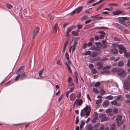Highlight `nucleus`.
<instances>
[{
    "mask_svg": "<svg viewBox=\"0 0 130 130\" xmlns=\"http://www.w3.org/2000/svg\"><path fill=\"white\" fill-rule=\"evenodd\" d=\"M117 74L120 77L124 78L127 75L126 71L122 68H118L117 71Z\"/></svg>",
    "mask_w": 130,
    "mask_h": 130,
    "instance_id": "obj_1",
    "label": "nucleus"
},
{
    "mask_svg": "<svg viewBox=\"0 0 130 130\" xmlns=\"http://www.w3.org/2000/svg\"><path fill=\"white\" fill-rule=\"evenodd\" d=\"M99 117L102 119L101 120L102 122L107 121L109 120L108 117L105 114H102L100 115Z\"/></svg>",
    "mask_w": 130,
    "mask_h": 130,
    "instance_id": "obj_2",
    "label": "nucleus"
},
{
    "mask_svg": "<svg viewBox=\"0 0 130 130\" xmlns=\"http://www.w3.org/2000/svg\"><path fill=\"white\" fill-rule=\"evenodd\" d=\"M122 117L121 116L119 115L117 116L116 119V121L118 125L122 124L124 122L123 121H122Z\"/></svg>",
    "mask_w": 130,
    "mask_h": 130,
    "instance_id": "obj_3",
    "label": "nucleus"
},
{
    "mask_svg": "<svg viewBox=\"0 0 130 130\" xmlns=\"http://www.w3.org/2000/svg\"><path fill=\"white\" fill-rule=\"evenodd\" d=\"M119 45L120 46L119 47V52L120 54H122L123 52L124 53L125 52L127 51V50L126 48L124 45L121 44H119Z\"/></svg>",
    "mask_w": 130,
    "mask_h": 130,
    "instance_id": "obj_4",
    "label": "nucleus"
},
{
    "mask_svg": "<svg viewBox=\"0 0 130 130\" xmlns=\"http://www.w3.org/2000/svg\"><path fill=\"white\" fill-rule=\"evenodd\" d=\"M40 27L37 26L33 31L32 38L34 39L36 36L37 33H38L40 30Z\"/></svg>",
    "mask_w": 130,
    "mask_h": 130,
    "instance_id": "obj_5",
    "label": "nucleus"
},
{
    "mask_svg": "<svg viewBox=\"0 0 130 130\" xmlns=\"http://www.w3.org/2000/svg\"><path fill=\"white\" fill-rule=\"evenodd\" d=\"M130 82H124V88L126 90H128L130 88Z\"/></svg>",
    "mask_w": 130,
    "mask_h": 130,
    "instance_id": "obj_6",
    "label": "nucleus"
},
{
    "mask_svg": "<svg viewBox=\"0 0 130 130\" xmlns=\"http://www.w3.org/2000/svg\"><path fill=\"white\" fill-rule=\"evenodd\" d=\"M27 78V75L25 74V72H23L21 74V75L20 80H22Z\"/></svg>",
    "mask_w": 130,
    "mask_h": 130,
    "instance_id": "obj_7",
    "label": "nucleus"
},
{
    "mask_svg": "<svg viewBox=\"0 0 130 130\" xmlns=\"http://www.w3.org/2000/svg\"><path fill=\"white\" fill-rule=\"evenodd\" d=\"M79 39H80V38L79 37L75 38V39L74 40V43L73 44V45L72 46H71V47H75L77 44V43H78L77 41L78 40H79Z\"/></svg>",
    "mask_w": 130,
    "mask_h": 130,
    "instance_id": "obj_8",
    "label": "nucleus"
},
{
    "mask_svg": "<svg viewBox=\"0 0 130 130\" xmlns=\"http://www.w3.org/2000/svg\"><path fill=\"white\" fill-rule=\"evenodd\" d=\"M83 8V6L78 7L75 9L76 11L77 12L76 14H77L80 12L82 10Z\"/></svg>",
    "mask_w": 130,
    "mask_h": 130,
    "instance_id": "obj_9",
    "label": "nucleus"
},
{
    "mask_svg": "<svg viewBox=\"0 0 130 130\" xmlns=\"http://www.w3.org/2000/svg\"><path fill=\"white\" fill-rule=\"evenodd\" d=\"M109 102L107 100H106L103 103V106L104 107H106L109 104Z\"/></svg>",
    "mask_w": 130,
    "mask_h": 130,
    "instance_id": "obj_10",
    "label": "nucleus"
},
{
    "mask_svg": "<svg viewBox=\"0 0 130 130\" xmlns=\"http://www.w3.org/2000/svg\"><path fill=\"white\" fill-rule=\"evenodd\" d=\"M70 99L71 101H74L75 99V94L74 93H72L70 95Z\"/></svg>",
    "mask_w": 130,
    "mask_h": 130,
    "instance_id": "obj_11",
    "label": "nucleus"
},
{
    "mask_svg": "<svg viewBox=\"0 0 130 130\" xmlns=\"http://www.w3.org/2000/svg\"><path fill=\"white\" fill-rule=\"evenodd\" d=\"M76 101V106L77 107L78 106H81L83 104V100L82 99H80Z\"/></svg>",
    "mask_w": 130,
    "mask_h": 130,
    "instance_id": "obj_12",
    "label": "nucleus"
},
{
    "mask_svg": "<svg viewBox=\"0 0 130 130\" xmlns=\"http://www.w3.org/2000/svg\"><path fill=\"white\" fill-rule=\"evenodd\" d=\"M121 10H117L112 12V13L113 15H116L120 14Z\"/></svg>",
    "mask_w": 130,
    "mask_h": 130,
    "instance_id": "obj_13",
    "label": "nucleus"
},
{
    "mask_svg": "<svg viewBox=\"0 0 130 130\" xmlns=\"http://www.w3.org/2000/svg\"><path fill=\"white\" fill-rule=\"evenodd\" d=\"M124 64V63L123 61H120L118 62L117 65L119 67H122L123 66Z\"/></svg>",
    "mask_w": 130,
    "mask_h": 130,
    "instance_id": "obj_14",
    "label": "nucleus"
},
{
    "mask_svg": "<svg viewBox=\"0 0 130 130\" xmlns=\"http://www.w3.org/2000/svg\"><path fill=\"white\" fill-rule=\"evenodd\" d=\"M25 67L24 66L22 65L17 70L15 73V74H18Z\"/></svg>",
    "mask_w": 130,
    "mask_h": 130,
    "instance_id": "obj_15",
    "label": "nucleus"
},
{
    "mask_svg": "<svg viewBox=\"0 0 130 130\" xmlns=\"http://www.w3.org/2000/svg\"><path fill=\"white\" fill-rule=\"evenodd\" d=\"M96 65L97 66L99 67L97 68L98 69H102L103 67V65L100 62H97Z\"/></svg>",
    "mask_w": 130,
    "mask_h": 130,
    "instance_id": "obj_16",
    "label": "nucleus"
},
{
    "mask_svg": "<svg viewBox=\"0 0 130 130\" xmlns=\"http://www.w3.org/2000/svg\"><path fill=\"white\" fill-rule=\"evenodd\" d=\"M64 64L66 65L67 67L68 70L69 71V72L71 73H72V72L71 69L70 67L68 65V63L67 62H66L64 63Z\"/></svg>",
    "mask_w": 130,
    "mask_h": 130,
    "instance_id": "obj_17",
    "label": "nucleus"
},
{
    "mask_svg": "<svg viewBox=\"0 0 130 130\" xmlns=\"http://www.w3.org/2000/svg\"><path fill=\"white\" fill-rule=\"evenodd\" d=\"M74 25H72L69 26L68 28H67L66 29V32L69 33V32L73 29V27H74Z\"/></svg>",
    "mask_w": 130,
    "mask_h": 130,
    "instance_id": "obj_18",
    "label": "nucleus"
},
{
    "mask_svg": "<svg viewBox=\"0 0 130 130\" xmlns=\"http://www.w3.org/2000/svg\"><path fill=\"white\" fill-rule=\"evenodd\" d=\"M110 71H108L107 70H105L104 71H103L101 73V74L102 75L109 74H110Z\"/></svg>",
    "mask_w": 130,
    "mask_h": 130,
    "instance_id": "obj_19",
    "label": "nucleus"
},
{
    "mask_svg": "<svg viewBox=\"0 0 130 130\" xmlns=\"http://www.w3.org/2000/svg\"><path fill=\"white\" fill-rule=\"evenodd\" d=\"M111 52L113 54H116L118 53V50L115 48H112L111 50Z\"/></svg>",
    "mask_w": 130,
    "mask_h": 130,
    "instance_id": "obj_20",
    "label": "nucleus"
},
{
    "mask_svg": "<svg viewBox=\"0 0 130 130\" xmlns=\"http://www.w3.org/2000/svg\"><path fill=\"white\" fill-rule=\"evenodd\" d=\"M124 55L126 58H128L130 57V52L126 51L124 53Z\"/></svg>",
    "mask_w": 130,
    "mask_h": 130,
    "instance_id": "obj_21",
    "label": "nucleus"
},
{
    "mask_svg": "<svg viewBox=\"0 0 130 130\" xmlns=\"http://www.w3.org/2000/svg\"><path fill=\"white\" fill-rule=\"evenodd\" d=\"M91 107L90 106L87 105L82 110V111L83 110L86 111L87 110H89L90 111L91 110Z\"/></svg>",
    "mask_w": 130,
    "mask_h": 130,
    "instance_id": "obj_22",
    "label": "nucleus"
},
{
    "mask_svg": "<svg viewBox=\"0 0 130 130\" xmlns=\"http://www.w3.org/2000/svg\"><path fill=\"white\" fill-rule=\"evenodd\" d=\"M119 44H118V43H115L112 44L111 46V47L113 48H115V47H119Z\"/></svg>",
    "mask_w": 130,
    "mask_h": 130,
    "instance_id": "obj_23",
    "label": "nucleus"
},
{
    "mask_svg": "<svg viewBox=\"0 0 130 130\" xmlns=\"http://www.w3.org/2000/svg\"><path fill=\"white\" fill-rule=\"evenodd\" d=\"M74 74L75 75L74 79H75L76 81H78V75L77 71H75L74 72Z\"/></svg>",
    "mask_w": 130,
    "mask_h": 130,
    "instance_id": "obj_24",
    "label": "nucleus"
},
{
    "mask_svg": "<svg viewBox=\"0 0 130 130\" xmlns=\"http://www.w3.org/2000/svg\"><path fill=\"white\" fill-rule=\"evenodd\" d=\"M80 123V129H81L85 124V122L83 120H82L81 121Z\"/></svg>",
    "mask_w": 130,
    "mask_h": 130,
    "instance_id": "obj_25",
    "label": "nucleus"
},
{
    "mask_svg": "<svg viewBox=\"0 0 130 130\" xmlns=\"http://www.w3.org/2000/svg\"><path fill=\"white\" fill-rule=\"evenodd\" d=\"M7 8L8 9H11L13 8V6L11 4L7 3L6 4Z\"/></svg>",
    "mask_w": 130,
    "mask_h": 130,
    "instance_id": "obj_26",
    "label": "nucleus"
},
{
    "mask_svg": "<svg viewBox=\"0 0 130 130\" xmlns=\"http://www.w3.org/2000/svg\"><path fill=\"white\" fill-rule=\"evenodd\" d=\"M91 53V52L89 51H87L86 52H84L83 53V54L85 56L88 55H89Z\"/></svg>",
    "mask_w": 130,
    "mask_h": 130,
    "instance_id": "obj_27",
    "label": "nucleus"
},
{
    "mask_svg": "<svg viewBox=\"0 0 130 130\" xmlns=\"http://www.w3.org/2000/svg\"><path fill=\"white\" fill-rule=\"evenodd\" d=\"M102 99H99L98 100L96 101L95 104L96 105H99L101 103L102 101Z\"/></svg>",
    "mask_w": 130,
    "mask_h": 130,
    "instance_id": "obj_28",
    "label": "nucleus"
},
{
    "mask_svg": "<svg viewBox=\"0 0 130 130\" xmlns=\"http://www.w3.org/2000/svg\"><path fill=\"white\" fill-rule=\"evenodd\" d=\"M105 99L109 100H111L113 99V97L111 95H109L106 97Z\"/></svg>",
    "mask_w": 130,
    "mask_h": 130,
    "instance_id": "obj_29",
    "label": "nucleus"
},
{
    "mask_svg": "<svg viewBox=\"0 0 130 130\" xmlns=\"http://www.w3.org/2000/svg\"><path fill=\"white\" fill-rule=\"evenodd\" d=\"M98 119V117H94L93 120L92 121V123H94L96 122L97 120Z\"/></svg>",
    "mask_w": 130,
    "mask_h": 130,
    "instance_id": "obj_30",
    "label": "nucleus"
},
{
    "mask_svg": "<svg viewBox=\"0 0 130 130\" xmlns=\"http://www.w3.org/2000/svg\"><path fill=\"white\" fill-rule=\"evenodd\" d=\"M100 15V14H98L95 15L96 16L94 17V19H97L98 20H100L103 19V17H98V16Z\"/></svg>",
    "mask_w": 130,
    "mask_h": 130,
    "instance_id": "obj_31",
    "label": "nucleus"
},
{
    "mask_svg": "<svg viewBox=\"0 0 130 130\" xmlns=\"http://www.w3.org/2000/svg\"><path fill=\"white\" fill-rule=\"evenodd\" d=\"M98 55L97 53L96 52H94L92 53L91 54V57L94 58L96 57Z\"/></svg>",
    "mask_w": 130,
    "mask_h": 130,
    "instance_id": "obj_32",
    "label": "nucleus"
},
{
    "mask_svg": "<svg viewBox=\"0 0 130 130\" xmlns=\"http://www.w3.org/2000/svg\"><path fill=\"white\" fill-rule=\"evenodd\" d=\"M71 34L74 36H78V33H77L75 31H72L71 32Z\"/></svg>",
    "mask_w": 130,
    "mask_h": 130,
    "instance_id": "obj_33",
    "label": "nucleus"
},
{
    "mask_svg": "<svg viewBox=\"0 0 130 130\" xmlns=\"http://www.w3.org/2000/svg\"><path fill=\"white\" fill-rule=\"evenodd\" d=\"M95 0H89L87 2L86 4L88 5L89 4L93 3Z\"/></svg>",
    "mask_w": 130,
    "mask_h": 130,
    "instance_id": "obj_34",
    "label": "nucleus"
},
{
    "mask_svg": "<svg viewBox=\"0 0 130 130\" xmlns=\"http://www.w3.org/2000/svg\"><path fill=\"white\" fill-rule=\"evenodd\" d=\"M21 74H19L15 78V81H16L18 80L19 78L20 79Z\"/></svg>",
    "mask_w": 130,
    "mask_h": 130,
    "instance_id": "obj_35",
    "label": "nucleus"
},
{
    "mask_svg": "<svg viewBox=\"0 0 130 130\" xmlns=\"http://www.w3.org/2000/svg\"><path fill=\"white\" fill-rule=\"evenodd\" d=\"M65 56L67 60H69V54L67 52L66 53Z\"/></svg>",
    "mask_w": 130,
    "mask_h": 130,
    "instance_id": "obj_36",
    "label": "nucleus"
},
{
    "mask_svg": "<svg viewBox=\"0 0 130 130\" xmlns=\"http://www.w3.org/2000/svg\"><path fill=\"white\" fill-rule=\"evenodd\" d=\"M88 18L87 16H83L82 18H80V20L81 21H83Z\"/></svg>",
    "mask_w": 130,
    "mask_h": 130,
    "instance_id": "obj_37",
    "label": "nucleus"
},
{
    "mask_svg": "<svg viewBox=\"0 0 130 130\" xmlns=\"http://www.w3.org/2000/svg\"><path fill=\"white\" fill-rule=\"evenodd\" d=\"M122 19H123L124 21V20H128L129 21L130 19V17H122Z\"/></svg>",
    "mask_w": 130,
    "mask_h": 130,
    "instance_id": "obj_38",
    "label": "nucleus"
},
{
    "mask_svg": "<svg viewBox=\"0 0 130 130\" xmlns=\"http://www.w3.org/2000/svg\"><path fill=\"white\" fill-rule=\"evenodd\" d=\"M44 69H42L40 70L39 73V75L40 77H41L42 74L43 72Z\"/></svg>",
    "mask_w": 130,
    "mask_h": 130,
    "instance_id": "obj_39",
    "label": "nucleus"
},
{
    "mask_svg": "<svg viewBox=\"0 0 130 130\" xmlns=\"http://www.w3.org/2000/svg\"><path fill=\"white\" fill-rule=\"evenodd\" d=\"M117 68H113L111 69V72H116L117 73Z\"/></svg>",
    "mask_w": 130,
    "mask_h": 130,
    "instance_id": "obj_40",
    "label": "nucleus"
},
{
    "mask_svg": "<svg viewBox=\"0 0 130 130\" xmlns=\"http://www.w3.org/2000/svg\"><path fill=\"white\" fill-rule=\"evenodd\" d=\"M115 124L114 123L112 124L111 125V126L110 128L111 130H113V129H115Z\"/></svg>",
    "mask_w": 130,
    "mask_h": 130,
    "instance_id": "obj_41",
    "label": "nucleus"
},
{
    "mask_svg": "<svg viewBox=\"0 0 130 130\" xmlns=\"http://www.w3.org/2000/svg\"><path fill=\"white\" fill-rule=\"evenodd\" d=\"M91 72L93 74H95L97 72V71L94 68L91 70Z\"/></svg>",
    "mask_w": 130,
    "mask_h": 130,
    "instance_id": "obj_42",
    "label": "nucleus"
},
{
    "mask_svg": "<svg viewBox=\"0 0 130 130\" xmlns=\"http://www.w3.org/2000/svg\"><path fill=\"white\" fill-rule=\"evenodd\" d=\"M100 46L102 48H106L107 47V45L105 44H101Z\"/></svg>",
    "mask_w": 130,
    "mask_h": 130,
    "instance_id": "obj_43",
    "label": "nucleus"
},
{
    "mask_svg": "<svg viewBox=\"0 0 130 130\" xmlns=\"http://www.w3.org/2000/svg\"><path fill=\"white\" fill-rule=\"evenodd\" d=\"M117 102L116 100L113 101L111 102V104L113 105L117 104Z\"/></svg>",
    "mask_w": 130,
    "mask_h": 130,
    "instance_id": "obj_44",
    "label": "nucleus"
},
{
    "mask_svg": "<svg viewBox=\"0 0 130 130\" xmlns=\"http://www.w3.org/2000/svg\"><path fill=\"white\" fill-rule=\"evenodd\" d=\"M93 90L95 93H99V91L97 90V88H93Z\"/></svg>",
    "mask_w": 130,
    "mask_h": 130,
    "instance_id": "obj_45",
    "label": "nucleus"
},
{
    "mask_svg": "<svg viewBox=\"0 0 130 130\" xmlns=\"http://www.w3.org/2000/svg\"><path fill=\"white\" fill-rule=\"evenodd\" d=\"M76 10L75 9L73 11H72L70 13H69V14H70L71 16H72L76 12Z\"/></svg>",
    "mask_w": 130,
    "mask_h": 130,
    "instance_id": "obj_46",
    "label": "nucleus"
},
{
    "mask_svg": "<svg viewBox=\"0 0 130 130\" xmlns=\"http://www.w3.org/2000/svg\"><path fill=\"white\" fill-rule=\"evenodd\" d=\"M79 121V118L78 116H77L76 119L75 121V123L77 124L78 123Z\"/></svg>",
    "mask_w": 130,
    "mask_h": 130,
    "instance_id": "obj_47",
    "label": "nucleus"
},
{
    "mask_svg": "<svg viewBox=\"0 0 130 130\" xmlns=\"http://www.w3.org/2000/svg\"><path fill=\"white\" fill-rule=\"evenodd\" d=\"M113 112L114 113L116 114L118 112V110L117 108H114L113 110Z\"/></svg>",
    "mask_w": 130,
    "mask_h": 130,
    "instance_id": "obj_48",
    "label": "nucleus"
},
{
    "mask_svg": "<svg viewBox=\"0 0 130 130\" xmlns=\"http://www.w3.org/2000/svg\"><path fill=\"white\" fill-rule=\"evenodd\" d=\"M100 85V82H97L95 84V86L96 87H98Z\"/></svg>",
    "mask_w": 130,
    "mask_h": 130,
    "instance_id": "obj_49",
    "label": "nucleus"
},
{
    "mask_svg": "<svg viewBox=\"0 0 130 130\" xmlns=\"http://www.w3.org/2000/svg\"><path fill=\"white\" fill-rule=\"evenodd\" d=\"M115 97H116V96ZM116 97H117L116 98V100L118 101L120 100L121 98V96L120 95L119 96H117Z\"/></svg>",
    "mask_w": 130,
    "mask_h": 130,
    "instance_id": "obj_50",
    "label": "nucleus"
},
{
    "mask_svg": "<svg viewBox=\"0 0 130 130\" xmlns=\"http://www.w3.org/2000/svg\"><path fill=\"white\" fill-rule=\"evenodd\" d=\"M103 4H101V5H100V6L98 7L97 8L96 11H98V10L101 9L102 8V6L103 5Z\"/></svg>",
    "mask_w": 130,
    "mask_h": 130,
    "instance_id": "obj_51",
    "label": "nucleus"
},
{
    "mask_svg": "<svg viewBox=\"0 0 130 130\" xmlns=\"http://www.w3.org/2000/svg\"><path fill=\"white\" fill-rule=\"evenodd\" d=\"M87 46V44L86 43H85L83 44L82 48L83 49H85L86 48Z\"/></svg>",
    "mask_w": 130,
    "mask_h": 130,
    "instance_id": "obj_52",
    "label": "nucleus"
},
{
    "mask_svg": "<svg viewBox=\"0 0 130 130\" xmlns=\"http://www.w3.org/2000/svg\"><path fill=\"white\" fill-rule=\"evenodd\" d=\"M105 129V126L104 125H102L100 127L99 130H104Z\"/></svg>",
    "mask_w": 130,
    "mask_h": 130,
    "instance_id": "obj_53",
    "label": "nucleus"
},
{
    "mask_svg": "<svg viewBox=\"0 0 130 130\" xmlns=\"http://www.w3.org/2000/svg\"><path fill=\"white\" fill-rule=\"evenodd\" d=\"M48 17H49L50 19L51 20H52L54 18V16L53 15H52L50 13H49L48 15Z\"/></svg>",
    "mask_w": 130,
    "mask_h": 130,
    "instance_id": "obj_54",
    "label": "nucleus"
},
{
    "mask_svg": "<svg viewBox=\"0 0 130 130\" xmlns=\"http://www.w3.org/2000/svg\"><path fill=\"white\" fill-rule=\"evenodd\" d=\"M63 95H62L59 97L58 100V102H59L61 101V99L63 98Z\"/></svg>",
    "mask_w": 130,
    "mask_h": 130,
    "instance_id": "obj_55",
    "label": "nucleus"
},
{
    "mask_svg": "<svg viewBox=\"0 0 130 130\" xmlns=\"http://www.w3.org/2000/svg\"><path fill=\"white\" fill-rule=\"evenodd\" d=\"M69 86H72V87H74L75 85L73 83H71V82H69Z\"/></svg>",
    "mask_w": 130,
    "mask_h": 130,
    "instance_id": "obj_56",
    "label": "nucleus"
},
{
    "mask_svg": "<svg viewBox=\"0 0 130 130\" xmlns=\"http://www.w3.org/2000/svg\"><path fill=\"white\" fill-rule=\"evenodd\" d=\"M118 28L121 30H123L125 29L124 27L123 26L119 25L118 27Z\"/></svg>",
    "mask_w": 130,
    "mask_h": 130,
    "instance_id": "obj_57",
    "label": "nucleus"
},
{
    "mask_svg": "<svg viewBox=\"0 0 130 130\" xmlns=\"http://www.w3.org/2000/svg\"><path fill=\"white\" fill-rule=\"evenodd\" d=\"M109 5H113L115 6H117L118 5V4H117L116 3H111L109 4Z\"/></svg>",
    "mask_w": 130,
    "mask_h": 130,
    "instance_id": "obj_58",
    "label": "nucleus"
},
{
    "mask_svg": "<svg viewBox=\"0 0 130 130\" xmlns=\"http://www.w3.org/2000/svg\"><path fill=\"white\" fill-rule=\"evenodd\" d=\"M95 50L96 51H100L101 48L100 47L98 46L95 47Z\"/></svg>",
    "mask_w": 130,
    "mask_h": 130,
    "instance_id": "obj_59",
    "label": "nucleus"
},
{
    "mask_svg": "<svg viewBox=\"0 0 130 130\" xmlns=\"http://www.w3.org/2000/svg\"><path fill=\"white\" fill-rule=\"evenodd\" d=\"M127 13H126L124 11H121V10L120 12V14L122 15H125Z\"/></svg>",
    "mask_w": 130,
    "mask_h": 130,
    "instance_id": "obj_60",
    "label": "nucleus"
},
{
    "mask_svg": "<svg viewBox=\"0 0 130 130\" xmlns=\"http://www.w3.org/2000/svg\"><path fill=\"white\" fill-rule=\"evenodd\" d=\"M108 60V58L107 57H104L102 59V60L103 61H105Z\"/></svg>",
    "mask_w": 130,
    "mask_h": 130,
    "instance_id": "obj_61",
    "label": "nucleus"
},
{
    "mask_svg": "<svg viewBox=\"0 0 130 130\" xmlns=\"http://www.w3.org/2000/svg\"><path fill=\"white\" fill-rule=\"evenodd\" d=\"M127 61V65L128 67H130V58Z\"/></svg>",
    "mask_w": 130,
    "mask_h": 130,
    "instance_id": "obj_62",
    "label": "nucleus"
},
{
    "mask_svg": "<svg viewBox=\"0 0 130 130\" xmlns=\"http://www.w3.org/2000/svg\"><path fill=\"white\" fill-rule=\"evenodd\" d=\"M111 111L112 110L111 109H108L105 112L106 113H108Z\"/></svg>",
    "mask_w": 130,
    "mask_h": 130,
    "instance_id": "obj_63",
    "label": "nucleus"
},
{
    "mask_svg": "<svg viewBox=\"0 0 130 130\" xmlns=\"http://www.w3.org/2000/svg\"><path fill=\"white\" fill-rule=\"evenodd\" d=\"M91 12V11L89 10H88V9L85 10L84 12V13H85L89 14Z\"/></svg>",
    "mask_w": 130,
    "mask_h": 130,
    "instance_id": "obj_64",
    "label": "nucleus"
}]
</instances>
